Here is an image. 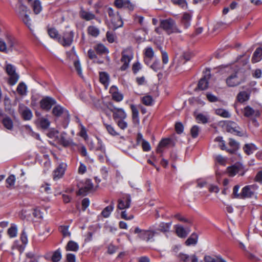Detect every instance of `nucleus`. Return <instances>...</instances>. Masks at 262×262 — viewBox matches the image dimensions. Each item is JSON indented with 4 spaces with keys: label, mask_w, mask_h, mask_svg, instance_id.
<instances>
[{
    "label": "nucleus",
    "mask_w": 262,
    "mask_h": 262,
    "mask_svg": "<svg viewBox=\"0 0 262 262\" xmlns=\"http://www.w3.org/2000/svg\"><path fill=\"white\" fill-rule=\"evenodd\" d=\"M134 233L138 234V237L146 242L149 241L155 235L158 234L156 230V225L149 227L148 230H142L139 227L135 229Z\"/></svg>",
    "instance_id": "1"
},
{
    "label": "nucleus",
    "mask_w": 262,
    "mask_h": 262,
    "mask_svg": "<svg viewBox=\"0 0 262 262\" xmlns=\"http://www.w3.org/2000/svg\"><path fill=\"white\" fill-rule=\"evenodd\" d=\"M160 27L165 31L168 34L172 33L181 32V31L177 28L173 19L170 18L161 20Z\"/></svg>",
    "instance_id": "2"
},
{
    "label": "nucleus",
    "mask_w": 262,
    "mask_h": 262,
    "mask_svg": "<svg viewBox=\"0 0 262 262\" xmlns=\"http://www.w3.org/2000/svg\"><path fill=\"white\" fill-rule=\"evenodd\" d=\"M5 70L7 74L10 76L9 83L10 85H14L18 80L19 75L16 73L15 67L7 62L5 65Z\"/></svg>",
    "instance_id": "3"
},
{
    "label": "nucleus",
    "mask_w": 262,
    "mask_h": 262,
    "mask_svg": "<svg viewBox=\"0 0 262 262\" xmlns=\"http://www.w3.org/2000/svg\"><path fill=\"white\" fill-rule=\"evenodd\" d=\"M133 57V54L130 49H126L122 52L121 62L122 66L120 67L121 71H125L129 66V63Z\"/></svg>",
    "instance_id": "4"
},
{
    "label": "nucleus",
    "mask_w": 262,
    "mask_h": 262,
    "mask_svg": "<svg viewBox=\"0 0 262 262\" xmlns=\"http://www.w3.org/2000/svg\"><path fill=\"white\" fill-rule=\"evenodd\" d=\"M77 186L79 188L78 195H85L93 188V184L90 179L86 180L84 182H79Z\"/></svg>",
    "instance_id": "5"
},
{
    "label": "nucleus",
    "mask_w": 262,
    "mask_h": 262,
    "mask_svg": "<svg viewBox=\"0 0 262 262\" xmlns=\"http://www.w3.org/2000/svg\"><path fill=\"white\" fill-rule=\"evenodd\" d=\"M242 82L239 71H236L231 74L226 79V83L229 87H234L238 85Z\"/></svg>",
    "instance_id": "6"
},
{
    "label": "nucleus",
    "mask_w": 262,
    "mask_h": 262,
    "mask_svg": "<svg viewBox=\"0 0 262 262\" xmlns=\"http://www.w3.org/2000/svg\"><path fill=\"white\" fill-rule=\"evenodd\" d=\"M257 186L255 185H247L242 190V199L252 198L255 193Z\"/></svg>",
    "instance_id": "7"
},
{
    "label": "nucleus",
    "mask_w": 262,
    "mask_h": 262,
    "mask_svg": "<svg viewBox=\"0 0 262 262\" xmlns=\"http://www.w3.org/2000/svg\"><path fill=\"white\" fill-rule=\"evenodd\" d=\"M204 76L199 81L198 89L200 90H205L208 87V81L210 78L211 75L209 70L206 69L204 72Z\"/></svg>",
    "instance_id": "8"
},
{
    "label": "nucleus",
    "mask_w": 262,
    "mask_h": 262,
    "mask_svg": "<svg viewBox=\"0 0 262 262\" xmlns=\"http://www.w3.org/2000/svg\"><path fill=\"white\" fill-rule=\"evenodd\" d=\"M56 102V100L50 97H46L40 100V107L43 110L48 111Z\"/></svg>",
    "instance_id": "9"
},
{
    "label": "nucleus",
    "mask_w": 262,
    "mask_h": 262,
    "mask_svg": "<svg viewBox=\"0 0 262 262\" xmlns=\"http://www.w3.org/2000/svg\"><path fill=\"white\" fill-rule=\"evenodd\" d=\"M225 129L228 132L231 133H234L239 136H243L244 135V134L243 133L238 130L239 127L238 126L237 124L234 122L227 121L225 123Z\"/></svg>",
    "instance_id": "10"
},
{
    "label": "nucleus",
    "mask_w": 262,
    "mask_h": 262,
    "mask_svg": "<svg viewBox=\"0 0 262 262\" xmlns=\"http://www.w3.org/2000/svg\"><path fill=\"white\" fill-rule=\"evenodd\" d=\"M18 111L25 120H30L32 118L33 115L30 109L23 104L19 105Z\"/></svg>",
    "instance_id": "11"
},
{
    "label": "nucleus",
    "mask_w": 262,
    "mask_h": 262,
    "mask_svg": "<svg viewBox=\"0 0 262 262\" xmlns=\"http://www.w3.org/2000/svg\"><path fill=\"white\" fill-rule=\"evenodd\" d=\"M74 33L73 31L66 32L64 33L62 39L59 41L64 46H69L73 40Z\"/></svg>",
    "instance_id": "12"
},
{
    "label": "nucleus",
    "mask_w": 262,
    "mask_h": 262,
    "mask_svg": "<svg viewBox=\"0 0 262 262\" xmlns=\"http://www.w3.org/2000/svg\"><path fill=\"white\" fill-rule=\"evenodd\" d=\"M110 28L116 30L123 26V23L121 17H111L110 20H107Z\"/></svg>",
    "instance_id": "13"
},
{
    "label": "nucleus",
    "mask_w": 262,
    "mask_h": 262,
    "mask_svg": "<svg viewBox=\"0 0 262 262\" xmlns=\"http://www.w3.org/2000/svg\"><path fill=\"white\" fill-rule=\"evenodd\" d=\"M66 164L62 163L54 170L53 173V179L57 180L61 178L64 174Z\"/></svg>",
    "instance_id": "14"
},
{
    "label": "nucleus",
    "mask_w": 262,
    "mask_h": 262,
    "mask_svg": "<svg viewBox=\"0 0 262 262\" xmlns=\"http://www.w3.org/2000/svg\"><path fill=\"white\" fill-rule=\"evenodd\" d=\"M110 110L113 113V118L115 120L117 119H125L126 117V114L122 108L113 107H110Z\"/></svg>",
    "instance_id": "15"
},
{
    "label": "nucleus",
    "mask_w": 262,
    "mask_h": 262,
    "mask_svg": "<svg viewBox=\"0 0 262 262\" xmlns=\"http://www.w3.org/2000/svg\"><path fill=\"white\" fill-rule=\"evenodd\" d=\"M117 208L120 210H123L130 207L131 203V198L130 195H127L126 198H123L118 200Z\"/></svg>",
    "instance_id": "16"
},
{
    "label": "nucleus",
    "mask_w": 262,
    "mask_h": 262,
    "mask_svg": "<svg viewBox=\"0 0 262 262\" xmlns=\"http://www.w3.org/2000/svg\"><path fill=\"white\" fill-rule=\"evenodd\" d=\"M250 94L251 91L249 90L241 91L236 96V100L241 103L247 102L250 99Z\"/></svg>",
    "instance_id": "17"
},
{
    "label": "nucleus",
    "mask_w": 262,
    "mask_h": 262,
    "mask_svg": "<svg viewBox=\"0 0 262 262\" xmlns=\"http://www.w3.org/2000/svg\"><path fill=\"white\" fill-rule=\"evenodd\" d=\"M243 113L245 117L248 118L253 116L259 117L260 116V113L258 110H254L249 105L244 107Z\"/></svg>",
    "instance_id": "18"
},
{
    "label": "nucleus",
    "mask_w": 262,
    "mask_h": 262,
    "mask_svg": "<svg viewBox=\"0 0 262 262\" xmlns=\"http://www.w3.org/2000/svg\"><path fill=\"white\" fill-rule=\"evenodd\" d=\"M22 21L33 33V29L35 28L37 24L34 17H22Z\"/></svg>",
    "instance_id": "19"
},
{
    "label": "nucleus",
    "mask_w": 262,
    "mask_h": 262,
    "mask_svg": "<svg viewBox=\"0 0 262 262\" xmlns=\"http://www.w3.org/2000/svg\"><path fill=\"white\" fill-rule=\"evenodd\" d=\"M175 229L177 235L181 238L186 237L190 232L189 228L185 229L183 227L180 225H176Z\"/></svg>",
    "instance_id": "20"
},
{
    "label": "nucleus",
    "mask_w": 262,
    "mask_h": 262,
    "mask_svg": "<svg viewBox=\"0 0 262 262\" xmlns=\"http://www.w3.org/2000/svg\"><path fill=\"white\" fill-rule=\"evenodd\" d=\"M242 169V165L235 164L227 168V172L230 177L234 176Z\"/></svg>",
    "instance_id": "21"
},
{
    "label": "nucleus",
    "mask_w": 262,
    "mask_h": 262,
    "mask_svg": "<svg viewBox=\"0 0 262 262\" xmlns=\"http://www.w3.org/2000/svg\"><path fill=\"white\" fill-rule=\"evenodd\" d=\"M36 123L42 129H43L48 128L50 125V122L49 120L45 117L39 118L37 120Z\"/></svg>",
    "instance_id": "22"
},
{
    "label": "nucleus",
    "mask_w": 262,
    "mask_h": 262,
    "mask_svg": "<svg viewBox=\"0 0 262 262\" xmlns=\"http://www.w3.org/2000/svg\"><path fill=\"white\" fill-rule=\"evenodd\" d=\"M171 226V222H162L159 224V227L158 228L156 227V230L158 232L159 231L164 233L168 232L169 231Z\"/></svg>",
    "instance_id": "23"
},
{
    "label": "nucleus",
    "mask_w": 262,
    "mask_h": 262,
    "mask_svg": "<svg viewBox=\"0 0 262 262\" xmlns=\"http://www.w3.org/2000/svg\"><path fill=\"white\" fill-rule=\"evenodd\" d=\"M172 142V140L170 139L166 138L162 140L159 143L157 148V152L158 153H161L162 152V148L167 147L170 145Z\"/></svg>",
    "instance_id": "24"
},
{
    "label": "nucleus",
    "mask_w": 262,
    "mask_h": 262,
    "mask_svg": "<svg viewBox=\"0 0 262 262\" xmlns=\"http://www.w3.org/2000/svg\"><path fill=\"white\" fill-rule=\"evenodd\" d=\"M114 209V203L112 201L111 204L105 208L101 212V215L105 218L108 217Z\"/></svg>",
    "instance_id": "25"
},
{
    "label": "nucleus",
    "mask_w": 262,
    "mask_h": 262,
    "mask_svg": "<svg viewBox=\"0 0 262 262\" xmlns=\"http://www.w3.org/2000/svg\"><path fill=\"white\" fill-rule=\"evenodd\" d=\"M262 59V48H257L254 51L252 58V62L256 63Z\"/></svg>",
    "instance_id": "26"
},
{
    "label": "nucleus",
    "mask_w": 262,
    "mask_h": 262,
    "mask_svg": "<svg viewBox=\"0 0 262 262\" xmlns=\"http://www.w3.org/2000/svg\"><path fill=\"white\" fill-rule=\"evenodd\" d=\"M99 78L100 82L103 84L105 88L109 84V75L106 72H100Z\"/></svg>",
    "instance_id": "27"
},
{
    "label": "nucleus",
    "mask_w": 262,
    "mask_h": 262,
    "mask_svg": "<svg viewBox=\"0 0 262 262\" xmlns=\"http://www.w3.org/2000/svg\"><path fill=\"white\" fill-rule=\"evenodd\" d=\"M205 262H226V261L220 256L212 257L210 255H205L204 258Z\"/></svg>",
    "instance_id": "28"
},
{
    "label": "nucleus",
    "mask_w": 262,
    "mask_h": 262,
    "mask_svg": "<svg viewBox=\"0 0 262 262\" xmlns=\"http://www.w3.org/2000/svg\"><path fill=\"white\" fill-rule=\"evenodd\" d=\"M116 87L113 86L110 89V92L112 93L113 99L116 101H120L123 99V95L116 92Z\"/></svg>",
    "instance_id": "29"
},
{
    "label": "nucleus",
    "mask_w": 262,
    "mask_h": 262,
    "mask_svg": "<svg viewBox=\"0 0 262 262\" xmlns=\"http://www.w3.org/2000/svg\"><path fill=\"white\" fill-rule=\"evenodd\" d=\"M64 113H68V111L59 105H56L52 110L53 114L56 117L60 116Z\"/></svg>",
    "instance_id": "30"
},
{
    "label": "nucleus",
    "mask_w": 262,
    "mask_h": 262,
    "mask_svg": "<svg viewBox=\"0 0 262 262\" xmlns=\"http://www.w3.org/2000/svg\"><path fill=\"white\" fill-rule=\"evenodd\" d=\"M198 235L196 233H193L185 241V244L187 246H190L191 245H195L198 242Z\"/></svg>",
    "instance_id": "31"
},
{
    "label": "nucleus",
    "mask_w": 262,
    "mask_h": 262,
    "mask_svg": "<svg viewBox=\"0 0 262 262\" xmlns=\"http://www.w3.org/2000/svg\"><path fill=\"white\" fill-rule=\"evenodd\" d=\"M78 244L73 241H69L66 247V249L67 251H72L76 252L78 251Z\"/></svg>",
    "instance_id": "32"
},
{
    "label": "nucleus",
    "mask_w": 262,
    "mask_h": 262,
    "mask_svg": "<svg viewBox=\"0 0 262 262\" xmlns=\"http://www.w3.org/2000/svg\"><path fill=\"white\" fill-rule=\"evenodd\" d=\"M27 85L25 83L21 82L17 85L16 91L20 95L24 96L27 94Z\"/></svg>",
    "instance_id": "33"
},
{
    "label": "nucleus",
    "mask_w": 262,
    "mask_h": 262,
    "mask_svg": "<svg viewBox=\"0 0 262 262\" xmlns=\"http://www.w3.org/2000/svg\"><path fill=\"white\" fill-rule=\"evenodd\" d=\"M4 126L9 130H12L13 127V123L12 119L8 117H5L2 121Z\"/></svg>",
    "instance_id": "34"
},
{
    "label": "nucleus",
    "mask_w": 262,
    "mask_h": 262,
    "mask_svg": "<svg viewBox=\"0 0 262 262\" xmlns=\"http://www.w3.org/2000/svg\"><path fill=\"white\" fill-rule=\"evenodd\" d=\"M32 7L35 14H39L42 10L41 3L38 0H34Z\"/></svg>",
    "instance_id": "35"
},
{
    "label": "nucleus",
    "mask_w": 262,
    "mask_h": 262,
    "mask_svg": "<svg viewBox=\"0 0 262 262\" xmlns=\"http://www.w3.org/2000/svg\"><path fill=\"white\" fill-rule=\"evenodd\" d=\"M97 53L103 54L108 53V49L102 44L100 43L96 45L95 47Z\"/></svg>",
    "instance_id": "36"
},
{
    "label": "nucleus",
    "mask_w": 262,
    "mask_h": 262,
    "mask_svg": "<svg viewBox=\"0 0 262 262\" xmlns=\"http://www.w3.org/2000/svg\"><path fill=\"white\" fill-rule=\"evenodd\" d=\"M215 113L216 115L224 118H230L231 116L230 113L227 111L222 108H219L216 110Z\"/></svg>",
    "instance_id": "37"
},
{
    "label": "nucleus",
    "mask_w": 262,
    "mask_h": 262,
    "mask_svg": "<svg viewBox=\"0 0 262 262\" xmlns=\"http://www.w3.org/2000/svg\"><path fill=\"white\" fill-rule=\"evenodd\" d=\"M243 149L247 155H250L255 150V146L252 144H246L244 146Z\"/></svg>",
    "instance_id": "38"
},
{
    "label": "nucleus",
    "mask_w": 262,
    "mask_h": 262,
    "mask_svg": "<svg viewBox=\"0 0 262 262\" xmlns=\"http://www.w3.org/2000/svg\"><path fill=\"white\" fill-rule=\"evenodd\" d=\"M142 102L145 105H151L152 104L154 100L151 96L146 95L142 98Z\"/></svg>",
    "instance_id": "39"
},
{
    "label": "nucleus",
    "mask_w": 262,
    "mask_h": 262,
    "mask_svg": "<svg viewBox=\"0 0 262 262\" xmlns=\"http://www.w3.org/2000/svg\"><path fill=\"white\" fill-rule=\"evenodd\" d=\"M130 108L132 112V117L134 121L139 122V112L136 107L134 105H131Z\"/></svg>",
    "instance_id": "40"
},
{
    "label": "nucleus",
    "mask_w": 262,
    "mask_h": 262,
    "mask_svg": "<svg viewBox=\"0 0 262 262\" xmlns=\"http://www.w3.org/2000/svg\"><path fill=\"white\" fill-rule=\"evenodd\" d=\"M195 118L198 123H202L203 124L207 123L208 120V117L202 114H198L196 116Z\"/></svg>",
    "instance_id": "41"
},
{
    "label": "nucleus",
    "mask_w": 262,
    "mask_h": 262,
    "mask_svg": "<svg viewBox=\"0 0 262 262\" xmlns=\"http://www.w3.org/2000/svg\"><path fill=\"white\" fill-rule=\"evenodd\" d=\"M88 33L93 37H97L99 34V30L94 26H90L88 28Z\"/></svg>",
    "instance_id": "42"
},
{
    "label": "nucleus",
    "mask_w": 262,
    "mask_h": 262,
    "mask_svg": "<svg viewBox=\"0 0 262 262\" xmlns=\"http://www.w3.org/2000/svg\"><path fill=\"white\" fill-rule=\"evenodd\" d=\"M74 67L75 68V70L77 72L78 74L80 76H82V71L81 67V64L79 60L75 59L74 61Z\"/></svg>",
    "instance_id": "43"
},
{
    "label": "nucleus",
    "mask_w": 262,
    "mask_h": 262,
    "mask_svg": "<svg viewBox=\"0 0 262 262\" xmlns=\"http://www.w3.org/2000/svg\"><path fill=\"white\" fill-rule=\"evenodd\" d=\"M61 258V254L59 249L55 251L52 256V260L53 262H58Z\"/></svg>",
    "instance_id": "44"
},
{
    "label": "nucleus",
    "mask_w": 262,
    "mask_h": 262,
    "mask_svg": "<svg viewBox=\"0 0 262 262\" xmlns=\"http://www.w3.org/2000/svg\"><path fill=\"white\" fill-rule=\"evenodd\" d=\"M59 229L64 237L70 236L71 233L69 231V226H61Z\"/></svg>",
    "instance_id": "45"
},
{
    "label": "nucleus",
    "mask_w": 262,
    "mask_h": 262,
    "mask_svg": "<svg viewBox=\"0 0 262 262\" xmlns=\"http://www.w3.org/2000/svg\"><path fill=\"white\" fill-rule=\"evenodd\" d=\"M172 3L176 5H178L182 8L187 7V3L186 0H171Z\"/></svg>",
    "instance_id": "46"
},
{
    "label": "nucleus",
    "mask_w": 262,
    "mask_h": 262,
    "mask_svg": "<svg viewBox=\"0 0 262 262\" xmlns=\"http://www.w3.org/2000/svg\"><path fill=\"white\" fill-rule=\"evenodd\" d=\"M145 56L149 59H151L154 57V52L151 47H148L145 49Z\"/></svg>",
    "instance_id": "47"
},
{
    "label": "nucleus",
    "mask_w": 262,
    "mask_h": 262,
    "mask_svg": "<svg viewBox=\"0 0 262 262\" xmlns=\"http://www.w3.org/2000/svg\"><path fill=\"white\" fill-rule=\"evenodd\" d=\"M106 36L107 40L109 42L113 43L115 41L116 36L114 32L109 31L107 32Z\"/></svg>",
    "instance_id": "48"
},
{
    "label": "nucleus",
    "mask_w": 262,
    "mask_h": 262,
    "mask_svg": "<svg viewBox=\"0 0 262 262\" xmlns=\"http://www.w3.org/2000/svg\"><path fill=\"white\" fill-rule=\"evenodd\" d=\"M8 234L10 237H15L17 235V228L15 226H12L8 230Z\"/></svg>",
    "instance_id": "49"
},
{
    "label": "nucleus",
    "mask_w": 262,
    "mask_h": 262,
    "mask_svg": "<svg viewBox=\"0 0 262 262\" xmlns=\"http://www.w3.org/2000/svg\"><path fill=\"white\" fill-rule=\"evenodd\" d=\"M239 189V186L238 185H235L233 189V197L235 198H239L242 199V192L238 193Z\"/></svg>",
    "instance_id": "50"
},
{
    "label": "nucleus",
    "mask_w": 262,
    "mask_h": 262,
    "mask_svg": "<svg viewBox=\"0 0 262 262\" xmlns=\"http://www.w3.org/2000/svg\"><path fill=\"white\" fill-rule=\"evenodd\" d=\"M199 131L200 128L198 126L194 125L192 126L190 130L192 137L193 138H196L199 135Z\"/></svg>",
    "instance_id": "51"
},
{
    "label": "nucleus",
    "mask_w": 262,
    "mask_h": 262,
    "mask_svg": "<svg viewBox=\"0 0 262 262\" xmlns=\"http://www.w3.org/2000/svg\"><path fill=\"white\" fill-rule=\"evenodd\" d=\"M15 182V177L14 175L10 176L6 179V183L8 184L7 186V187L13 186L14 185Z\"/></svg>",
    "instance_id": "52"
},
{
    "label": "nucleus",
    "mask_w": 262,
    "mask_h": 262,
    "mask_svg": "<svg viewBox=\"0 0 262 262\" xmlns=\"http://www.w3.org/2000/svg\"><path fill=\"white\" fill-rule=\"evenodd\" d=\"M104 125H105L108 133L110 135H111L112 136H116V135H118L117 133L115 131L114 127L112 125L106 124V123H104Z\"/></svg>",
    "instance_id": "53"
},
{
    "label": "nucleus",
    "mask_w": 262,
    "mask_h": 262,
    "mask_svg": "<svg viewBox=\"0 0 262 262\" xmlns=\"http://www.w3.org/2000/svg\"><path fill=\"white\" fill-rule=\"evenodd\" d=\"M40 191L41 192L50 193L51 192V188L50 187V185L48 184L42 185L40 187Z\"/></svg>",
    "instance_id": "54"
},
{
    "label": "nucleus",
    "mask_w": 262,
    "mask_h": 262,
    "mask_svg": "<svg viewBox=\"0 0 262 262\" xmlns=\"http://www.w3.org/2000/svg\"><path fill=\"white\" fill-rule=\"evenodd\" d=\"M215 159L216 161L219 164L225 165L226 162V159L221 155H217Z\"/></svg>",
    "instance_id": "55"
},
{
    "label": "nucleus",
    "mask_w": 262,
    "mask_h": 262,
    "mask_svg": "<svg viewBox=\"0 0 262 262\" xmlns=\"http://www.w3.org/2000/svg\"><path fill=\"white\" fill-rule=\"evenodd\" d=\"M48 34L49 36L53 38H57L58 35L57 31L54 28L49 29L48 30Z\"/></svg>",
    "instance_id": "56"
},
{
    "label": "nucleus",
    "mask_w": 262,
    "mask_h": 262,
    "mask_svg": "<svg viewBox=\"0 0 262 262\" xmlns=\"http://www.w3.org/2000/svg\"><path fill=\"white\" fill-rule=\"evenodd\" d=\"M206 97L209 101L211 102H217L219 100L217 97L209 93L206 94Z\"/></svg>",
    "instance_id": "57"
},
{
    "label": "nucleus",
    "mask_w": 262,
    "mask_h": 262,
    "mask_svg": "<svg viewBox=\"0 0 262 262\" xmlns=\"http://www.w3.org/2000/svg\"><path fill=\"white\" fill-rule=\"evenodd\" d=\"M143 150L145 151H149L151 149L150 144L149 142L146 141V140L143 141V142L141 143Z\"/></svg>",
    "instance_id": "58"
},
{
    "label": "nucleus",
    "mask_w": 262,
    "mask_h": 262,
    "mask_svg": "<svg viewBox=\"0 0 262 262\" xmlns=\"http://www.w3.org/2000/svg\"><path fill=\"white\" fill-rule=\"evenodd\" d=\"M0 51L4 53L8 52V48L6 42L0 39Z\"/></svg>",
    "instance_id": "59"
},
{
    "label": "nucleus",
    "mask_w": 262,
    "mask_h": 262,
    "mask_svg": "<svg viewBox=\"0 0 262 262\" xmlns=\"http://www.w3.org/2000/svg\"><path fill=\"white\" fill-rule=\"evenodd\" d=\"M175 129L178 134L182 133L184 129L183 124L180 122L177 123L175 125Z\"/></svg>",
    "instance_id": "60"
},
{
    "label": "nucleus",
    "mask_w": 262,
    "mask_h": 262,
    "mask_svg": "<svg viewBox=\"0 0 262 262\" xmlns=\"http://www.w3.org/2000/svg\"><path fill=\"white\" fill-rule=\"evenodd\" d=\"M150 68L155 71H158L161 68V64L159 61H155L151 65Z\"/></svg>",
    "instance_id": "61"
},
{
    "label": "nucleus",
    "mask_w": 262,
    "mask_h": 262,
    "mask_svg": "<svg viewBox=\"0 0 262 262\" xmlns=\"http://www.w3.org/2000/svg\"><path fill=\"white\" fill-rule=\"evenodd\" d=\"M124 120V119H120V120L117 122L118 126L122 129H124L127 126V123Z\"/></svg>",
    "instance_id": "62"
},
{
    "label": "nucleus",
    "mask_w": 262,
    "mask_h": 262,
    "mask_svg": "<svg viewBox=\"0 0 262 262\" xmlns=\"http://www.w3.org/2000/svg\"><path fill=\"white\" fill-rule=\"evenodd\" d=\"M33 214L34 217L38 219H41L42 217V213L38 208H35L33 210Z\"/></svg>",
    "instance_id": "63"
},
{
    "label": "nucleus",
    "mask_w": 262,
    "mask_h": 262,
    "mask_svg": "<svg viewBox=\"0 0 262 262\" xmlns=\"http://www.w3.org/2000/svg\"><path fill=\"white\" fill-rule=\"evenodd\" d=\"M67 260L68 262H75V255L72 253H69L67 255Z\"/></svg>",
    "instance_id": "64"
}]
</instances>
